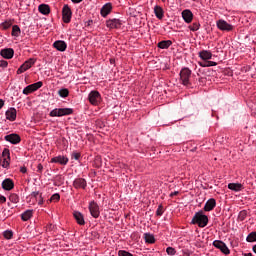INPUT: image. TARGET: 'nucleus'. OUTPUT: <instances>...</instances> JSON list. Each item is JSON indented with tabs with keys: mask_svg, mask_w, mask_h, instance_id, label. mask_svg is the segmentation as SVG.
Segmentation results:
<instances>
[{
	"mask_svg": "<svg viewBox=\"0 0 256 256\" xmlns=\"http://www.w3.org/2000/svg\"><path fill=\"white\" fill-rule=\"evenodd\" d=\"M192 225H198L199 227H207L209 223V217L203 214V210H200L195 213L191 221Z\"/></svg>",
	"mask_w": 256,
	"mask_h": 256,
	"instance_id": "nucleus-1",
	"label": "nucleus"
},
{
	"mask_svg": "<svg viewBox=\"0 0 256 256\" xmlns=\"http://www.w3.org/2000/svg\"><path fill=\"white\" fill-rule=\"evenodd\" d=\"M191 69L182 68L180 71V81L184 87H189L191 85Z\"/></svg>",
	"mask_w": 256,
	"mask_h": 256,
	"instance_id": "nucleus-2",
	"label": "nucleus"
},
{
	"mask_svg": "<svg viewBox=\"0 0 256 256\" xmlns=\"http://www.w3.org/2000/svg\"><path fill=\"white\" fill-rule=\"evenodd\" d=\"M50 117H65L73 115V108H55L49 113Z\"/></svg>",
	"mask_w": 256,
	"mask_h": 256,
	"instance_id": "nucleus-3",
	"label": "nucleus"
},
{
	"mask_svg": "<svg viewBox=\"0 0 256 256\" xmlns=\"http://www.w3.org/2000/svg\"><path fill=\"white\" fill-rule=\"evenodd\" d=\"M41 87H43V82L38 81L36 83L26 86L23 89L22 93H23V95H30V93H35V91H38V89H41Z\"/></svg>",
	"mask_w": 256,
	"mask_h": 256,
	"instance_id": "nucleus-4",
	"label": "nucleus"
},
{
	"mask_svg": "<svg viewBox=\"0 0 256 256\" xmlns=\"http://www.w3.org/2000/svg\"><path fill=\"white\" fill-rule=\"evenodd\" d=\"M212 245L216 249H219L221 253H223L224 255H229V253H231V250H229V247H227V244H225V242L221 240H214Z\"/></svg>",
	"mask_w": 256,
	"mask_h": 256,
	"instance_id": "nucleus-5",
	"label": "nucleus"
},
{
	"mask_svg": "<svg viewBox=\"0 0 256 256\" xmlns=\"http://www.w3.org/2000/svg\"><path fill=\"white\" fill-rule=\"evenodd\" d=\"M73 17V12L71 7L65 4L62 8V19L64 23H71V18Z\"/></svg>",
	"mask_w": 256,
	"mask_h": 256,
	"instance_id": "nucleus-6",
	"label": "nucleus"
},
{
	"mask_svg": "<svg viewBox=\"0 0 256 256\" xmlns=\"http://www.w3.org/2000/svg\"><path fill=\"white\" fill-rule=\"evenodd\" d=\"M35 65V59L30 58L27 61H25L17 70V75H21V73H25V71H29L31 67Z\"/></svg>",
	"mask_w": 256,
	"mask_h": 256,
	"instance_id": "nucleus-7",
	"label": "nucleus"
},
{
	"mask_svg": "<svg viewBox=\"0 0 256 256\" xmlns=\"http://www.w3.org/2000/svg\"><path fill=\"white\" fill-rule=\"evenodd\" d=\"M216 25L220 31H233L234 26L229 24L227 21L220 19L216 22Z\"/></svg>",
	"mask_w": 256,
	"mask_h": 256,
	"instance_id": "nucleus-8",
	"label": "nucleus"
},
{
	"mask_svg": "<svg viewBox=\"0 0 256 256\" xmlns=\"http://www.w3.org/2000/svg\"><path fill=\"white\" fill-rule=\"evenodd\" d=\"M5 141H7L8 143H11V145H19V143H21V136H19V134H8L4 137Z\"/></svg>",
	"mask_w": 256,
	"mask_h": 256,
	"instance_id": "nucleus-9",
	"label": "nucleus"
},
{
	"mask_svg": "<svg viewBox=\"0 0 256 256\" xmlns=\"http://www.w3.org/2000/svg\"><path fill=\"white\" fill-rule=\"evenodd\" d=\"M89 211L94 219H98L99 215H101V212L99 211V204L95 201L89 203Z\"/></svg>",
	"mask_w": 256,
	"mask_h": 256,
	"instance_id": "nucleus-10",
	"label": "nucleus"
},
{
	"mask_svg": "<svg viewBox=\"0 0 256 256\" xmlns=\"http://www.w3.org/2000/svg\"><path fill=\"white\" fill-rule=\"evenodd\" d=\"M88 99L91 105H99V102L101 101V94L99 91H91L89 93Z\"/></svg>",
	"mask_w": 256,
	"mask_h": 256,
	"instance_id": "nucleus-11",
	"label": "nucleus"
},
{
	"mask_svg": "<svg viewBox=\"0 0 256 256\" xmlns=\"http://www.w3.org/2000/svg\"><path fill=\"white\" fill-rule=\"evenodd\" d=\"M121 25H123V23H121V21L117 18L106 21V26L109 29H121Z\"/></svg>",
	"mask_w": 256,
	"mask_h": 256,
	"instance_id": "nucleus-12",
	"label": "nucleus"
},
{
	"mask_svg": "<svg viewBox=\"0 0 256 256\" xmlns=\"http://www.w3.org/2000/svg\"><path fill=\"white\" fill-rule=\"evenodd\" d=\"M51 163H58V165H67V163H69V158L67 156L64 155H58L53 157L50 160Z\"/></svg>",
	"mask_w": 256,
	"mask_h": 256,
	"instance_id": "nucleus-13",
	"label": "nucleus"
},
{
	"mask_svg": "<svg viewBox=\"0 0 256 256\" xmlns=\"http://www.w3.org/2000/svg\"><path fill=\"white\" fill-rule=\"evenodd\" d=\"M53 47L54 49H56L57 51H60L61 53L67 51V42L63 41V40H56L53 43Z\"/></svg>",
	"mask_w": 256,
	"mask_h": 256,
	"instance_id": "nucleus-14",
	"label": "nucleus"
},
{
	"mask_svg": "<svg viewBox=\"0 0 256 256\" xmlns=\"http://www.w3.org/2000/svg\"><path fill=\"white\" fill-rule=\"evenodd\" d=\"M0 55L3 57V59H13L15 50H13V48H4L0 51Z\"/></svg>",
	"mask_w": 256,
	"mask_h": 256,
	"instance_id": "nucleus-15",
	"label": "nucleus"
},
{
	"mask_svg": "<svg viewBox=\"0 0 256 256\" xmlns=\"http://www.w3.org/2000/svg\"><path fill=\"white\" fill-rule=\"evenodd\" d=\"M15 187V183L11 178H6L2 181V189L4 191H11Z\"/></svg>",
	"mask_w": 256,
	"mask_h": 256,
	"instance_id": "nucleus-16",
	"label": "nucleus"
},
{
	"mask_svg": "<svg viewBox=\"0 0 256 256\" xmlns=\"http://www.w3.org/2000/svg\"><path fill=\"white\" fill-rule=\"evenodd\" d=\"M73 187H75V189H86L87 181L83 178H76L73 182Z\"/></svg>",
	"mask_w": 256,
	"mask_h": 256,
	"instance_id": "nucleus-17",
	"label": "nucleus"
},
{
	"mask_svg": "<svg viewBox=\"0 0 256 256\" xmlns=\"http://www.w3.org/2000/svg\"><path fill=\"white\" fill-rule=\"evenodd\" d=\"M198 57H200L202 61H209L213 59V53H211V51L209 50H201L200 52H198Z\"/></svg>",
	"mask_w": 256,
	"mask_h": 256,
	"instance_id": "nucleus-18",
	"label": "nucleus"
},
{
	"mask_svg": "<svg viewBox=\"0 0 256 256\" xmlns=\"http://www.w3.org/2000/svg\"><path fill=\"white\" fill-rule=\"evenodd\" d=\"M5 115L8 121H15L17 119V109L11 107L6 111Z\"/></svg>",
	"mask_w": 256,
	"mask_h": 256,
	"instance_id": "nucleus-19",
	"label": "nucleus"
},
{
	"mask_svg": "<svg viewBox=\"0 0 256 256\" xmlns=\"http://www.w3.org/2000/svg\"><path fill=\"white\" fill-rule=\"evenodd\" d=\"M182 19L186 23H191L193 21V12H191V10H189V9L183 10L182 11Z\"/></svg>",
	"mask_w": 256,
	"mask_h": 256,
	"instance_id": "nucleus-20",
	"label": "nucleus"
},
{
	"mask_svg": "<svg viewBox=\"0 0 256 256\" xmlns=\"http://www.w3.org/2000/svg\"><path fill=\"white\" fill-rule=\"evenodd\" d=\"M217 206V201L215 198H210L204 205V211H213Z\"/></svg>",
	"mask_w": 256,
	"mask_h": 256,
	"instance_id": "nucleus-21",
	"label": "nucleus"
},
{
	"mask_svg": "<svg viewBox=\"0 0 256 256\" xmlns=\"http://www.w3.org/2000/svg\"><path fill=\"white\" fill-rule=\"evenodd\" d=\"M73 217L75 221L78 223V225H85V216H83V213L79 211H74Z\"/></svg>",
	"mask_w": 256,
	"mask_h": 256,
	"instance_id": "nucleus-22",
	"label": "nucleus"
},
{
	"mask_svg": "<svg viewBox=\"0 0 256 256\" xmlns=\"http://www.w3.org/2000/svg\"><path fill=\"white\" fill-rule=\"evenodd\" d=\"M113 9V6L111 5V3H106L100 10V14L103 17H107V15H109V13H111V10Z\"/></svg>",
	"mask_w": 256,
	"mask_h": 256,
	"instance_id": "nucleus-23",
	"label": "nucleus"
},
{
	"mask_svg": "<svg viewBox=\"0 0 256 256\" xmlns=\"http://www.w3.org/2000/svg\"><path fill=\"white\" fill-rule=\"evenodd\" d=\"M228 189L230 191H234L235 193H239V191H243V184L241 183H229Z\"/></svg>",
	"mask_w": 256,
	"mask_h": 256,
	"instance_id": "nucleus-24",
	"label": "nucleus"
},
{
	"mask_svg": "<svg viewBox=\"0 0 256 256\" xmlns=\"http://www.w3.org/2000/svg\"><path fill=\"white\" fill-rule=\"evenodd\" d=\"M154 15L157 19H163V17H165V12L161 6L156 5L154 6Z\"/></svg>",
	"mask_w": 256,
	"mask_h": 256,
	"instance_id": "nucleus-25",
	"label": "nucleus"
},
{
	"mask_svg": "<svg viewBox=\"0 0 256 256\" xmlns=\"http://www.w3.org/2000/svg\"><path fill=\"white\" fill-rule=\"evenodd\" d=\"M38 11L42 15H49L51 13V8L47 4H40L38 6Z\"/></svg>",
	"mask_w": 256,
	"mask_h": 256,
	"instance_id": "nucleus-26",
	"label": "nucleus"
},
{
	"mask_svg": "<svg viewBox=\"0 0 256 256\" xmlns=\"http://www.w3.org/2000/svg\"><path fill=\"white\" fill-rule=\"evenodd\" d=\"M173 45L171 40H162L157 44L158 49H169Z\"/></svg>",
	"mask_w": 256,
	"mask_h": 256,
	"instance_id": "nucleus-27",
	"label": "nucleus"
},
{
	"mask_svg": "<svg viewBox=\"0 0 256 256\" xmlns=\"http://www.w3.org/2000/svg\"><path fill=\"white\" fill-rule=\"evenodd\" d=\"M33 217V210H26L21 214L22 221H29Z\"/></svg>",
	"mask_w": 256,
	"mask_h": 256,
	"instance_id": "nucleus-28",
	"label": "nucleus"
},
{
	"mask_svg": "<svg viewBox=\"0 0 256 256\" xmlns=\"http://www.w3.org/2000/svg\"><path fill=\"white\" fill-rule=\"evenodd\" d=\"M145 243H155V236L151 233H144Z\"/></svg>",
	"mask_w": 256,
	"mask_h": 256,
	"instance_id": "nucleus-29",
	"label": "nucleus"
},
{
	"mask_svg": "<svg viewBox=\"0 0 256 256\" xmlns=\"http://www.w3.org/2000/svg\"><path fill=\"white\" fill-rule=\"evenodd\" d=\"M200 67H217V62L215 61H206V62H198Z\"/></svg>",
	"mask_w": 256,
	"mask_h": 256,
	"instance_id": "nucleus-30",
	"label": "nucleus"
},
{
	"mask_svg": "<svg viewBox=\"0 0 256 256\" xmlns=\"http://www.w3.org/2000/svg\"><path fill=\"white\" fill-rule=\"evenodd\" d=\"M11 35L12 37H19V35H21V28L19 27V25L12 26Z\"/></svg>",
	"mask_w": 256,
	"mask_h": 256,
	"instance_id": "nucleus-31",
	"label": "nucleus"
},
{
	"mask_svg": "<svg viewBox=\"0 0 256 256\" xmlns=\"http://www.w3.org/2000/svg\"><path fill=\"white\" fill-rule=\"evenodd\" d=\"M58 95L62 99H65V98L69 97V89L61 88L60 90H58Z\"/></svg>",
	"mask_w": 256,
	"mask_h": 256,
	"instance_id": "nucleus-32",
	"label": "nucleus"
},
{
	"mask_svg": "<svg viewBox=\"0 0 256 256\" xmlns=\"http://www.w3.org/2000/svg\"><path fill=\"white\" fill-rule=\"evenodd\" d=\"M246 241H247V243H255V241H256V232L249 233L248 236L246 237Z\"/></svg>",
	"mask_w": 256,
	"mask_h": 256,
	"instance_id": "nucleus-33",
	"label": "nucleus"
},
{
	"mask_svg": "<svg viewBox=\"0 0 256 256\" xmlns=\"http://www.w3.org/2000/svg\"><path fill=\"white\" fill-rule=\"evenodd\" d=\"M11 25H13V22L11 20H6L0 24V27H2L4 30H7L11 27Z\"/></svg>",
	"mask_w": 256,
	"mask_h": 256,
	"instance_id": "nucleus-34",
	"label": "nucleus"
},
{
	"mask_svg": "<svg viewBox=\"0 0 256 256\" xmlns=\"http://www.w3.org/2000/svg\"><path fill=\"white\" fill-rule=\"evenodd\" d=\"M2 157L3 159L11 160V152L9 151V148H4L2 151Z\"/></svg>",
	"mask_w": 256,
	"mask_h": 256,
	"instance_id": "nucleus-35",
	"label": "nucleus"
},
{
	"mask_svg": "<svg viewBox=\"0 0 256 256\" xmlns=\"http://www.w3.org/2000/svg\"><path fill=\"white\" fill-rule=\"evenodd\" d=\"M9 201H11V203H19V195L15 193L10 194Z\"/></svg>",
	"mask_w": 256,
	"mask_h": 256,
	"instance_id": "nucleus-36",
	"label": "nucleus"
},
{
	"mask_svg": "<svg viewBox=\"0 0 256 256\" xmlns=\"http://www.w3.org/2000/svg\"><path fill=\"white\" fill-rule=\"evenodd\" d=\"M201 24L199 22H194L192 25L189 26L190 31H199Z\"/></svg>",
	"mask_w": 256,
	"mask_h": 256,
	"instance_id": "nucleus-37",
	"label": "nucleus"
},
{
	"mask_svg": "<svg viewBox=\"0 0 256 256\" xmlns=\"http://www.w3.org/2000/svg\"><path fill=\"white\" fill-rule=\"evenodd\" d=\"M71 159L75 160V161H79V159H81V153L77 152V151H73L71 153Z\"/></svg>",
	"mask_w": 256,
	"mask_h": 256,
	"instance_id": "nucleus-38",
	"label": "nucleus"
},
{
	"mask_svg": "<svg viewBox=\"0 0 256 256\" xmlns=\"http://www.w3.org/2000/svg\"><path fill=\"white\" fill-rule=\"evenodd\" d=\"M166 253L167 255L174 256V255H177V250H175V248L173 247H167Z\"/></svg>",
	"mask_w": 256,
	"mask_h": 256,
	"instance_id": "nucleus-39",
	"label": "nucleus"
},
{
	"mask_svg": "<svg viewBox=\"0 0 256 256\" xmlns=\"http://www.w3.org/2000/svg\"><path fill=\"white\" fill-rule=\"evenodd\" d=\"M4 238L5 239H12L13 238V231L11 230H6L3 232Z\"/></svg>",
	"mask_w": 256,
	"mask_h": 256,
	"instance_id": "nucleus-40",
	"label": "nucleus"
},
{
	"mask_svg": "<svg viewBox=\"0 0 256 256\" xmlns=\"http://www.w3.org/2000/svg\"><path fill=\"white\" fill-rule=\"evenodd\" d=\"M163 205H159L157 210H156V215L157 217H161L163 215Z\"/></svg>",
	"mask_w": 256,
	"mask_h": 256,
	"instance_id": "nucleus-41",
	"label": "nucleus"
},
{
	"mask_svg": "<svg viewBox=\"0 0 256 256\" xmlns=\"http://www.w3.org/2000/svg\"><path fill=\"white\" fill-rule=\"evenodd\" d=\"M118 256H133V254H131V252L125 251V250H120L118 252Z\"/></svg>",
	"mask_w": 256,
	"mask_h": 256,
	"instance_id": "nucleus-42",
	"label": "nucleus"
},
{
	"mask_svg": "<svg viewBox=\"0 0 256 256\" xmlns=\"http://www.w3.org/2000/svg\"><path fill=\"white\" fill-rule=\"evenodd\" d=\"M9 161H11V160H9L7 158L3 159V162H2L3 169H8L9 168Z\"/></svg>",
	"mask_w": 256,
	"mask_h": 256,
	"instance_id": "nucleus-43",
	"label": "nucleus"
},
{
	"mask_svg": "<svg viewBox=\"0 0 256 256\" xmlns=\"http://www.w3.org/2000/svg\"><path fill=\"white\" fill-rule=\"evenodd\" d=\"M59 199H61V196L59 195V193H55L51 196L49 201H59Z\"/></svg>",
	"mask_w": 256,
	"mask_h": 256,
	"instance_id": "nucleus-44",
	"label": "nucleus"
},
{
	"mask_svg": "<svg viewBox=\"0 0 256 256\" xmlns=\"http://www.w3.org/2000/svg\"><path fill=\"white\" fill-rule=\"evenodd\" d=\"M9 62H7L6 60H0V67L2 69H6V67H8Z\"/></svg>",
	"mask_w": 256,
	"mask_h": 256,
	"instance_id": "nucleus-45",
	"label": "nucleus"
},
{
	"mask_svg": "<svg viewBox=\"0 0 256 256\" xmlns=\"http://www.w3.org/2000/svg\"><path fill=\"white\" fill-rule=\"evenodd\" d=\"M36 201H38V205H43L44 203L43 195L40 194L39 197L36 199Z\"/></svg>",
	"mask_w": 256,
	"mask_h": 256,
	"instance_id": "nucleus-46",
	"label": "nucleus"
},
{
	"mask_svg": "<svg viewBox=\"0 0 256 256\" xmlns=\"http://www.w3.org/2000/svg\"><path fill=\"white\" fill-rule=\"evenodd\" d=\"M36 171H37V173H43V164H38Z\"/></svg>",
	"mask_w": 256,
	"mask_h": 256,
	"instance_id": "nucleus-47",
	"label": "nucleus"
},
{
	"mask_svg": "<svg viewBox=\"0 0 256 256\" xmlns=\"http://www.w3.org/2000/svg\"><path fill=\"white\" fill-rule=\"evenodd\" d=\"M39 195H41V194L39 193V191H35V192H32V193H31V197H33L34 199H37V198L39 197Z\"/></svg>",
	"mask_w": 256,
	"mask_h": 256,
	"instance_id": "nucleus-48",
	"label": "nucleus"
},
{
	"mask_svg": "<svg viewBox=\"0 0 256 256\" xmlns=\"http://www.w3.org/2000/svg\"><path fill=\"white\" fill-rule=\"evenodd\" d=\"M7 201V198L3 195H0V203H5Z\"/></svg>",
	"mask_w": 256,
	"mask_h": 256,
	"instance_id": "nucleus-49",
	"label": "nucleus"
},
{
	"mask_svg": "<svg viewBox=\"0 0 256 256\" xmlns=\"http://www.w3.org/2000/svg\"><path fill=\"white\" fill-rule=\"evenodd\" d=\"M5 105V101L3 99H0V109H3Z\"/></svg>",
	"mask_w": 256,
	"mask_h": 256,
	"instance_id": "nucleus-50",
	"label": "nucleus"
},
{
	"mask_svg": "<svg viewBox=\"0 0 256 256\" xmlns=\"http://www.w3.org/2000/svg\"><path fill=\"white\" fill-rule=\"evenodd\" d=\"M20 173H27V167H21Z\"/></svg>",
	"mask_w": 256,
	"mask_h": 256,
	"instance_id": "nucleus-51",
	"label": "nucleus"
},
{
	"mask_svg": "<svg viewBox=\"0 0 256 256\" xmlns=\"http://www.w3.org/2000/svg\"><path fill=\"white\" fill-rule=\"evenodd\" d=\"M175 195H179V191H174L170 194V197H175Z\"/></svg>",
	"mask_w": 256,
	"mask_h": 256,
	"instance_id": "nucleus-52",
	"label": "nucleus"
},
{
	"mask_svg": "<svg viewBox=\"0 0 256 256\" xmlns=\"http://www.w3.org/2000/svg\"><path fill=\"white\" fill-rule=\"evenodd\" d=\"M72 1V3H81L83 0H71Z\"/></svg>",
	"mask_w": 256,
	"mask_h": 256,
	"instance_id": "nucleus-53",
	"label": "nucleus"
},
{
	"mask_svg": "<svg viewBox=\"0 0 256 256\" xmlns=\"http://www.w3.org/2000/svg\"><path fill=\"white\" fill-rule=\"evenodd\" d=\"M242 255H243V256H253V254H252L251 252H249V253H243Z\"/></svg>",
	"mask_w": 256,
	"mask_h": 256,
	"instance_id": "nucleus-54",
	"label": "nucleus"
},
{
	"mask_svg": "<svg viewBox=\"0 0 256 256\" xmlns=\"http://www.w3.org/2000/svg\"><path fill=\"white\" fill-rule=\"evenodd\" d=\"M110 63L113 65V63H115L114 59H110Z\"/></svg>",
	"mask_w": 256,
	"mask_h": 256,
	"instance_id": "nucleus-55",
	"label": "nucleus"
}]
</instances>
